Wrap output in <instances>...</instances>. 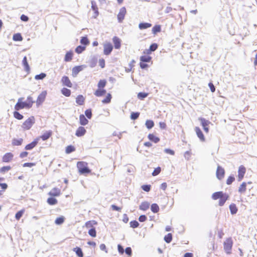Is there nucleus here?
I'll return each instance as SVG.
<instances>
[{
  "label": "nucleus",
  "instance_id": "obj_35",
  "mask_svg": "<svg viewBox=\"0 0 257 257\" xmlns=\"http://www.w3.org/2000/svg\"><path fill=\"white\" fill-rule=\"evenodd\" d=\"M84 101V97L81 95H78L76 98V102L79 105H82Z\"/></svg>",
  "mask_w": 257,
  "mask_h": 257
},
{
  "label": "nucleus",
  "instance_id": "obj_40",
  "mask_svg": "<svg viewBox=\"0 0 257 257\" xmlns=\"http://www.w3.org/2000/svg\"><path fill=\"white\" fill-rule=\"evenodd\" d=\"M61 92L64 95L66 96H69L71 94L70 90L66 88H63L61 90Z\"/></svg>",
  "mask_w": 257,
  "mask_h": 257
},
{
  "label": "nucleus",
  "instance_id": "obj_13",
  "mask_svg": "<svg viewBox=\"0 0 257 257\" xmlns=\"http://www.w3.org/2000/svg\"><path fill=\"white\" fill-rule=\"evenodd\" d=\"M61 82L63 85L66 86L68 87H71L72 86V84L67 76H63L62 78Z\"/></svg>",
  "mask_w": 257,
  "mask_h": 257
},
{
  "label": "nucleus",
  "instance_id": "obj_1",
  "mask_svg": "<svg viewBox=\"0 0 257 257\" xmlns=\"http://www.w3.org/2000/svg\"><path fill=\"white\" fill-rule=\"evenodd\" d=\"M23 98H20L18 99V101L15 106L16 110H19L24 108H30L34 102L31 96L28 97L27 100L25 101H23Z\"/></svg>",
  "mask_w": 257,
  "mask_h": 257
},
{
  "label": "nucleus",
  "instance_id": "obj_59",
  "mask_svg": "<svg viewBox=\"0 0 257 257\" xmlns=\"http://www.w3.org/2000/svg\"><path fill=\"white\" fill-rule=\"evenodd\" d=\"M125 252L126 254L129 256H131L132 254V250L130 247H127L125 249Z\"/></svg>",
  "mask_w": 257,
  "mask_h": 257
},
{
  "label": "nucleus",
  "instance_id": "obj_3",
  "mask_svg": "<svg viewBox=\"0 0 257 257\" xmlns=\"http://www.w3.org/2000/svg\"><path fill=\"white\" fill-rule=\"evenodd\" d=\"M233 241L231 238H227L224 242V249L227 254L231 253Z\"/></svg>",
  "mask_w": 257,
  "mask_h": 257
},
{
  "label": "nucleus",
  "instance_id": "obj_42",
  "mask_svg": "<svg viewBox=\"0 0 257 257\" xmlns=\"http://www.w3.org/2000/svg\"><path fill=\"white\" fill-rule=\"evenodd\" d=\"M146 127L148 128V129H151L152 128L154 125V123L153 122V120H147L146 121Z\"/></svg>",
  "mask_w": 257,
  "mask_h": 257
},
{
  "label": "nucleus",
  "instance_id": "obj_38",
  "mask_svg": "<svg viewBox=\"0 0 257 257\" xmlns=\"http://www.w3.org/2000/svg\"><path fill=\"white\" fill-rule=\"evenodd\" d=\"M152 58L151 56L144 55L140 57V60L143 62H149L151 61Z\"/></svg>",
  "mask_w": 257,
  "mask_h": 257
},
{
  "label": "nucleus",
  "instance_id": "obj_39",
  "mask_svg": "<svg viewBox=\"0 0 257 257\" xmlns=\"http://www.w3.org/2000/svg\"><path fill=\"white\" fill-rule=\"evenodd\" d=\"M13 39L15 41H21L23 40V38L21 34L17 33L13 35Z\"/></svg>",
  "mask_w": 257,
  "mask_h": 257
},
{
  "label": "nucleus",
  "instance_id": "obj_47",
  "mask_svg": "<svg viewBox=\"0 0 257 257\" xmlns=\"http://www.w3.org/2000/svg\"><path fill=\"white\" fill-rule=\"evenodd\" d=\"M46 76V74L44 73H41L40 74L36 75L35 79L36 80H42Z\"/></svg>",
  "mask_w": 257,
  "mask_h": 257
},
{
  "label": "nucleus",
  "instance_id": "obj_23",
  "mask_svg": "<svg viewBox=\"0 0 257 257\" xmlns=\"http://www.w3.org/2000/svg\"><path fill=\"white\" fill-rule=\"evenodd\" d=\"M224 194L222 191L215 192L212 195V198L214 200L220 199Z\"/></svg>",
  "mask_w": 257,
  "mask_h": 257
},
{
  "label": "nucleus",
  "instance_id": "obj_31",
  "mask_svg": "<svg viewBox=\"0 0 257 257\" xmlns=\"http://www.w3.org/2000/svg\"><path fill=\"white\" fill-rule=\"evenodd\" d=\"M229 209L231 214H235L237 211V208L235 204H231L229 205Z\"/></svg>",
  "mask_w": 257,
  "mask_h": 257
},
{
  "label": "nucleus",
  "instance_id": "obj_51",
  "mask_svg": "<svg viewBox=\"0 0 257 257\" xmlns=\"http://www.w3.org/2000/svg\"><path fill=\"white\" fill-rule=\"evenodd\" d=\"M80 43L82 45H87V44H89V41L87 37H82V38L80 40Z\"/></svg>",
  "mask_w": 257,
  "mask_h": 257
},
{
  "label": "nucleus",
  "instance_id": "obj_26",
  "mask_svg": "<svg viewBox=\"0 0 257 257\" xmlns=\"http://www.w3.org/2000/svg\"><path fill=\"white\" fill-rule=\"evenodd\" d=\"M73 250L75 252L78 256L83 257V253L81 248L76 247L74 248Z\"/></svg>",
  "mask_w": 257,
  "mask_h": 257
},
{
  "label": "nucleus",
  "instance_id": "obj_29",
  "mask_svg": "<svg viewBox=\"0 0 257 257\" xmlns=\"http://www.w3.org/2000/svg\"><path fill=\"white\" fill-rule=\"evenodd\" d=\"M96 224H97V222L95 220H91L87 221L85 223V227L87 228H92V227H93V225Z\"/></svg>",
  "mask_w": 257,
  "mask_h": 257
},
{
  "label": "nucleus",
  "instance_id": "obj_62",
  "mask_svg": "<svg viewBox=\"0 0 257 257\" xmlns=\"http://www.w3.org/2000/svg\"><path fill=\"white\" fill-rule=\"evenodd\" d=\"M117 249L119 253L120 254H123L124 252V249L123 247L120 244H118L117 245Z\"/></svg>",
  "mask_w": 257,
  "mask_h": 257
},
{
  "label": "nucleus",
  "instance_id": "obj_55",
  "mask_svg": "<svg viewBox=\"0 0 257 257\" xmlns=\"http://www.w3.org/2000/svg\"><path fill=\"white\" fill-rule=\"evenodd\" d=\"M235 180L233 176H230L226 180V184L227 185H230Z\"/></svg>",
  "mask_w": 257,
  "mask_h": 257
},
{
  "label": "nucleus",
  "instance_id": "obj_7",
  "mask_svg": "<svg viewBox=\"0 0 257 257\" xmlns=\"http://www.w3.org/2000/svg\"><path fill=\"white\" fill-rule=\"evenodd\" d=\"M246 172L245 168L241 165L239 166L238 170V181H240L243 178L244 175Z\"/></svg>",
  "mask_w": 257,
  "mask_h": 257
},
{
  "label": "nucleus",
  "instance_id": "obj_46",
  "mask_svg": "<svg viewBox=\"0 0 257 257\" xmlns=\"http://www.w3.org/2000/svg\"><path fill=\"white\" fill-rule=\"evenodd\" d=\"M74 151H75V148L71 145L67 146L66 148V153L67 154H70V153L74 152Z\"/></svg>",
  "mask_w": 257,
  "mask_h": 257
},
{
  "label": "nucleus",
  "instance_id": "obj_5",
  "mask_svg": "<svg viewBox=\"0 0 257 257\" xmlns=\"http://www.w3.org/2000/svg\"><path fill=\"white\" fill-rule=\"evenodd\" d=\"M126 13V9L125 7H122L120 10L117 15V18L118 22L121 23L124 18V16Z\"/></svg>",
  "mask_w": 257,
  "mask_h": 257
},
{
  "label": "nucleus",
  "instance_id": "obj_11",
  "mask_svg": "<svg viewBox=\"0 0 257 257\" xmlns=\"http://www.w3.org/2000/svg\"><path fill=\"white\" fill-rule=\"evenodd\" d=\"M224 170L221 167L218 166L216 170V177L219 180L222 179L224 176Z\"/></svg>",
  "mask_w": 257,
  "mask_h": 257
},
{
  "label": "nucleus",
  "instance_id": "obj_43",
  "mask_svg": "<svg viewBox=\"0 0 257 257\" xmlns=\"http://www.w3.org/2000/svg\"><path fill=\"white\" fill-rule=\"evenodd\" d=\"M89 235H90L92 237H95L96 235V232L95 230V228L94 227H92V228H90L88 232Z\"/></svg>",
  "mask_w": 257,
  "mask_h": 257
},
{
  "label": "nucleus",
  "instance_id": "obj_45",
  "mask_svg": "<svg viewBox=\"0 0 257 257\" xmlns=\"http://www.w3.org/2000/svg\"><path fill=\"white\" fill-rule=\"evenodd\" d=\"M106 82L105 80H100L98 83V87L99 88L103 89V88H104L106 85Z\"/></svg>",
  "mask_w": 257,
  "mask_h": 257
},
{
  "label": "nucleus",
  "instance_id": "obj_8",
  "mask_svg": "<svg viewBox=\"0 0 257 257\" xmlns=\"http://www.w3.org/2000/svg\"><path fill=\"white\" fill-rule=\"evenodd\" d=\"M85 68H86V66L85 65H80V66H75L72 69V75L74 76V77H75L77 76V75L82 70H83V69H84Z\"/></svg>",
  "mask_w": 257,
  "mask_h": 257
},
{
  "label": "nucleus",
  "instance_id": "obj_4",
  "mask_svg": "<svg viewBox=\"0 0 257 257\" xmlns=\"http://www.w3.org/2000/svg\"><path fill=\"white\" fill-rule=\"evenodd\" d=\"M35 122L34 116H31L27 119L23 124L22 127L26 130H29Z\"/></svg>",
  "mask_w": 257,
  "mask_h": 257
},
{
  "label": "nucleus",
  "instance_id": "obj_21",
  "mask_svg": "<svg viewBox=\"0 0 257 257\" xmlns=\"http://www.w3.org/2000/svg\"><path fill=\"white\" fill-rule=\"evenodd\" d=\"M38 144V141L37 140H34L32 143L28 144L25 147V149L26 150H31L33 149Z\"/></svg>",
  "mask_w": 257,
  "mask_h": 257
},
{
  "label": "nucleus",
  "instance_id": "obj_44",
  "mask_svg": "<svg viewBox=\"0 0 257 257\" xmlns=\"http://www.w3.org/2000/svg\"><path fill=\"white\" fill-rule=\"evenodd\" d=\"M172 239V235L171 233H168L164 237V240L167 243H170Z\"/></svg>",
  "mask_w": 257,
  "mask_h": 257
},
{
  "label": "nucleus",
  "instance_id": "obj_9",
  "mask_svg": "<svg viewBox=\"0 0 257 257\" xmlns=\"http://www.w3.org/2000/svg\"><path fill=\"white\" fill-rule=\"evenodd\" d=\"M47 95V92L46 91H42L38 96L36 103L37 105L41 104L45 99Z\"/></svg>",
  "mask_w": 257,
  "mask_h": 257
},
{
  "label": "nucleus",
  "instance_id": "obj_56",
  "mask_svg": "<svg viewBox=\"0 0 257 257\" xmlns=\"http://www.w3.org/2000/svg\"><path fill=\"white\" fill-rule=\"evenodd\" d=\"M148 95V94L145 92H139L138 94V97L139 99H143L146 97Z\"/></svg>",
  "mask_w": 257,
  "mask_h": 257
},
{
  "label": "nucleus",
  "instance_id": "obj_48",
  "mask_svg": "<svg viewBox=\"0 0 257 257\" xmlns=\"http://www.w3.org/2000/svg\"><path fill=\"white\" fill-rule=\"evenodd\" d=\"M85 49V46H79L75 49V52L78 54H80L82 53Z\"/></svg>",
  "mask_w": 257,
  "mask_h": 257
},
{
  "label": "nucleus",
  "instance_id": "obj_15",
  "mask_svg": "<svg viewBox=\"0 0 257 257\" xmlns=\"http://www.w3.org/2000/svg\"><path fill=\"white\" fill-rule=\"evenodd\" d=\"M91 9L94 11L93 17L94 18H96L98 15L99 13L96 3L94 1L91 2Z\"/></svg>",
  "mask_w": 257,
  "mask_h": 257
},
{
  "label": "nucleus",
  "instance_id": "obj_14",
  "mask_svg": "<svg viewBox=\"0 0 257 257\" xmlns=\"http://www.w3.org/2000/svg\"><path fill=\"white\" fill-rule=\"evenodd\" d=\"M86 130L83 126H79L76 131L75 135L80 137L84 136L86 133Z\"/></svg>",
  "mask_w": 257,
  "mask_h": 257
},
{
  "label": "nucleus",
  "instance_id": "obj_64",
  "mask_svg": "<svg viewBox=\"0 0 257 257\" xmlns=\"http://www.w3.org/2000/svg\"><path fill=\"white\" fill-rule=\"evenodd\" d=\"M140 113H131V118L132 119H136L139 116Z\"/></svg>",
  "mask_w": 257,
  "mask_h": 257
},
{
  "label": "nucleus",
  "instance_id": "obj_52",
  "mask_svg": "<svg viewBox=\"0 0 257 257\" xmlns=\"http://www.w3.org/2000/svg\"><path fill=\"white\" fill-rule=\"evenodd\" d=\"M158 48V45L156 43H154L153 44H152L150 47V49H148L147 50V51H152V52H153L154 51H155Z\"/></svg>",
  "mask_w": 257,
  "mask_h": 257
},
{
  "label": "nucleus",
  "instance_id": "obj_27",
  "mask_svg": "<svg viewBox=\"0 0 257 257\" xmlns=\"http://www.w3.org/2000/svg\"><path fill=\"white\" fill-rule=\"evenodd\" d=\"M246 183L245 182H243L239 187L238 192L241 194L244 193L246 191Z\"/></svg>",
  "mask_w": 257,
  "mask_h": 257
},
{
  "label": "nucleus",
  "instance_id": "obj_60",
  "mask_svg": "<svg viewBox=\"0 0 257 257\" xmlns=\"http://www.w3.org/2000/svg\"><path fill=\"white\" fill-rule=\"evenodd\" d=\"M164 152L167 154H169L171 155H174L175 154V152L173 150H172L170 149H165L164 150Z\"/></svg>",
  "mask_w": 257,
  "mask_h": 257
},
{
  "label": "nucleus",
  "instance_id": "obj_32",
  "mask_svg": "<svg viewBox=\"0 0 257 257\" xmlns=\"http://www.w3.org/2000/svg\"><path fill=\"white\" fill-rule=\"evenodd\" d=\"M51 135V131L46 132L45 133H44V134L41 137V138L43 141H46L50 138Z\"/></svg>",
  "mask_w": 257,
  "mask_h": 257
},
{
  "label": "nucleus",
  "instance_id": "obj_63",
  "mask_svg": "<svg viewBox=\"0 0 257 257\" xmlns=\"http://www.w3.org/2000/svg\"><path fill=\"white\" fill-rule=\"evenodd\" d=\"M10 169H11V167L10 166H5V167H2L1 169V171L2 172H5L6 171H8Z\"/></svg>",
  "mask_w": 257,
  "mask_h": 257
},
{
  "label": "nucleus",
  "instance_id": "obj_53",
  "mask_svg": "<svg viewBox=\"0 0 257 257\" xmlns=\"http://www.w3.org/2000/svg\"><path fill=\"white\" fill-rule=\"evenodd\" d=\"M152 31L154 34L159 32L161 31V27L159 25L154 26L152 29Z\"/></svg>",
  "mask_w": 257,
  "mask_h": 257
},
{
  "label": "nucleus",
  "instance_id": "obj_61",
  "mask_svg": "<svg viewBox=\"0 0 257 257\" xmlns=\"http://www.w3.org/2000/svg\"><path fill=\"white\" fill-rule=\"evenodd\" d=\"M147 220V217L145 215H141L139 218V220L140 222H144Z\"/></svg>",
  "mask_w": 257,
  "mask_h": 257
},
{
  "label": "nucleus",
  "instance_id": "obj_6",
  "mask_svg": "<svg viewBox=\"0 0 257 257\" xmlns=\"http://www.w3.org/2000/svg\"><path fill=\"white\" fill-rule=\"evenodd\" d=\"M199 120L200 121L204 131L207 133H208L209 128L208 127V125L210 123V122L203 118H199Z\"/></svg>",
  "mask_w": 257,
  "mask_h": 257
},
{
  "label": "nucleus",
  "instance_id": "obj_24",
  "mask_svg": "<svg viewBox=\"0 0 257 257\" xmlns=\"http://www.w3.org/2000/svg\"><path fill=\"white\" fill-rule=\"evenodd\" d=\"M23 65L25 68V70L29 72L30 71V67L29 65V64L27 62V58L26 56H25L23 58V61H22Z\"/></svg>",
  "mask_w": 257,
  "mask_h": 257
},
{
  "label": "nucleus",
  "instance_id": "obj_22",
  "mask_svg": "<svg viewBox=\"0 0 257 257\" xmlns=\"http://www.w3.org/2000/svg\"><path fill=\"white\" fill-rule=\"evenodd\" d=\"M113 42L115 49H119L120 47V40L117 37H114L113 38Z\"/></svg>",
  "mask_w": 257,
  "mask_h": 257
},
{
  "label": "nucleus",
  "instance_id": "obj_20",
  "mask_svg": "<svg viewBox=\"0 0 257 257\" xmlns=\"http://www.w3.org/2000/svg\"><path fill=\"white\" fill-rule=\"evenodd\" d=\"M13 157V155L12 153H7L4 156L3 161L4 162H9L12 160Z\"/></svg>",
  "mask_w": 257,
  "mask_h": 257
},
{
  "label": "nucleus",
  "instance_id": "obj_58",
  "mask_svg": "<svg viewBox=\"0 0 257 257\" xmlns=\"http://www.w3.org/2000/svg\"><path fill=\"white\" fill-rule=\"evenodd\" d=\"M142 188L144 191L149 192L151 189V186L150 185H144L142 186Z\"/></svg>",
  "mask_w": 257,
  "mask_h": 257
},
{
  "label": "nucleus",
  "instance_id": "obj_54",
  "mask_svg": "<svg viewBox=\"0 0 257 257\" xmlns=\"http://www.w3.org/2000/svg\"><path fill=\"white\" fill-rule=\"evenodd\" d=\"M24 213L23 210H20L17 212L16 214L15 217L17 220H19L20 218L22 216Z\"/></svg>",
  "mask_w": 257,
  "mask_h": 257
},
{
  "label": "nucleus",
  "instance_id": "obj_57",
  "mask_svg": "<svg viewBox=\"0 0 257 257\" xmlns=\"http://www.w3.org/2000/svg\"><path fill=\"white\" fill-rule=\"evenodd\" d=\"M160 172H161V168L159 167L156 168L154 170V171L152 173V175L153 176H157V175H158L160 173Z\"/></svg>",
  "mask_w": 257,
  "mask_h": 257
},
{
  "label": "nucleus",
  "instance_id": "obj_25",
  "mask_svg": "<svg viewBox=\"0 0 257 257\" xmlns=\"http://www.w3.org/2000/svg\"><path fill=\"white\" fill-rule=\"evenodd\" d=\"M106 93V90L104 89L98 88L97 90L94 92V94L96 96H101L104 95Z\"/></svg>",
  "mask_w": 257,
  "mask_h": 257
},
{
  "label": "nucleus",
  "instance_id": "obj_10",
  "mask_svg": "<svg viewBox=\"0 0 257 257\" xmlns=\"http://www.w3.org/2000/svg\"><path fill=\"white\" fill-rule=\"evenodd\" d=\"M104 54L106 55H109L112 50L113 47L111 43H108L104 44Z\"/></svg>",
  "mask_w": 257,
  "mask_h": 257
},
{
  "label": "nucleus",
  "instance_id": "obj_17",
  "mask_svg": "<svg viewBox=\"0 0 257 257\" xmlns=\"http://www.w3.org/2000/svg\"><path fill=\"white\" fill-rule=\"evenodd\" d=\"M228 197L229 196L227 194L224 193V195L219 199V205L220 206H223L226 201L228 199Z\"/></svg>",
  "mask_w": 257,
  "mask_h": 257
},
{
  "label": "nucleus",
  "instance_id": "obj_19",
  "mask_svg": "<svg viewBox=\"0 0 257 257\" xmlns=\"http://www.w3.org/2000/svg\"><path fill=\"white\" fill-rule=\"evenodd\" d=\"M80 123L82 125H85L88 123V120L83 114H81L79 116Z\"/></svg>",
  "mask_w": 257,
  "mask_h": 257
},
{
  "label": "nucleus",
  "instance_id": "obj_2",
  "mask_svg": "<svg viewBox=\"0 0 257 257\" xmlns=\"http://www.w3.org/2000/svg\"><path fill=\"white\" fill-rule=\"evenodd\" d=\"M77 167L81 174H88L90 172V169L87 167V164L85 162H78Z\"/></svg>",
  "mask_w": 257,
  "mask_h": 257
},
{
  "label": "nucleus",
  "instance_id": "obj_16",
  "mask_svg": "<svg viewBox=\"0 0 257 257\" xmlns=\"http://www.w3.org/2000/svg\"><path fill=\"white\" fill-rule=\"evenodd\" d=\"M195 130L196 133L198 137L199 138L200 141H205L204 136L202 131L200 129V128L198 127H196L195 128Z\"/></svg>",
  "mask_w": 257,
  "mask_h": 257
},
{
  "label": "nucleus",
  "instance_id": "obj_34",
  "mask_svg": "<svg viewBox=\"0 0 257 257\" xmlns=\"http://www.w3.org/2000/svg\"><path fill=\"white\" fill-rule=\"evenodd\" d=\"M47 203L51 205H54L57 203L58 201L54 197H50L47 199Z\"/></svg>",
  "mask_w": 257,
  "mask_h": 257
},
{
  "label": "nucleus",
  "instance_id": "obj_36",
  "mask_svg": "<svg viewBox=\"0 0 257 257\" xmlns=\"http://www.w3.org/2000/svg\"><path fill=\"white\" fill-rule=\"evenodd\" d=\"M151 210L153 213H157L159 210V207L156 203H153L151 206Z\"/></svg>",
  "mask_w": 257,
  "mask_h": 257
},
{
  "label": "nucleus",
  "instance_id": "obj_50",
  "mask_svg": "<svg viewBox=\"0 0 257 257\" xmlns=\"http://www.w3.org/2000/svg\"><path fill=\"white\" fill-rule=\"evenodd\" d=\"M130 226L131 227L135 228L139 226V223L136 220L132 221L130 222Z\"/></svg>",
  "mask_w": 257,
  "mask_h": 257
},
{
  "label": "nucleus",
  "instance_id": "obj_28",
  "mask_svg": "<svg viewBox=\"0 0 257 257\" xmlns=\"http://www.w3.org/2000/svg\"><path fill=\"white\" fill-rule=\"evenodd\" d=\"M151 26H152V25L148 23H142L139 24V28L141 30H143V29H146L149 28L151 27Z\"/></svg>",
  "mask_w": 257,
  "mask_h": 257
},
{
  "label": "nucleus",
  "instance_id": "obj_12",
  "mask_svg": "<svg viewBox=\"0 0 257 257\" xmlns=\"http://www.w3.org/2000/svg\"><path fill=\"white\" fill-rule=\"evenodd\" d=\"M61 190L57 187L53 188L49 193L48 195L51 196H59L60 195Z\"/></svg>",
  "mask_w": 257,
  "mask_h": 257
},
{
  "label": "nucleus",
  "instance_id": "obj_49",
  "mask_svg": "<svg viewBox=\"0 0 257 257\" xmlns=\"http://www.w3.org/2000/svg\"><path fill=\"white\" fill-rule=\"evenodd\" d=\"M111 98V94L108 93V94H107V95L106 96L105 98H104V99H103L102 100V102L103 103H108V102H109L110 101Z\"/></svg>",
  "mask_w": 257,
  "mask_h": 257
},
{
  "label": "nucleus",
  "instance_id": "obj_37",
  "mask_svg": "<svg viewBox=\"0 0 257 257\" xmlns=\"http://www.w3.org/2000/svg\"><path fill=\"white\" fill-rule=\"evenodd\" d=\"M65 218L64 216H61L56 219L55 223L57 225H61L64 222Z\"/></svg>",
  "mask_w": 257,
  "mask_h": 257
},
{
  "label": "nucleus",
  "instance_id": "obj_18",
  "mask_svg": "<svg viewBox=\"0 0 257 257\" xmlns=\"http://www.w3.org/2000/svg\"><path fill=\"white\" fill-rule=\"evenodd\" d=\"M150 207V203L147 201L143 202L140 205V209L146 211Z\"/></svg>",
  "mask_w": 257,
  "mask_h": 257
},
{
  "label": "nucleus",
  "instance_id": "obj_30",
  "mask_svg": "<svg viewBox=\"0 0 257 257\" xmlns=\"http://www.w3.org/2000/svg\"><path fill=\"white\" fill-rule=\"evenodd\" d=\"M148 138L150 141H153L155 143H158L160 141V139L153 134H149L148 135Z\"/></svg>",
  "mask_w": 257,
  "mask_h": 257
},
{
  "label": "nucleus",
  "instance_id": "obj_41",
  "mask_svg": "<svg viewBox=\"0 0 257 257\" xmlns=\"http://www.w3.org/2000/svg\"><path fill=\"white\" fill-rule=\"evenodd\" d=\"M73 53L71 52H67L65 56V61L66 62L70 61L72 60Z\"/></svg>",
  "mask_w": 257,
  "mask_h": 257
},
{
  "label": "nucleus",
  "instance_id": "obj_33",
  "mask_svg": "<svg viewBox=\"0 0 257 257\" xmlns=\"http://www.w3.org/2000/svg\"><path fill=\"white\" fill-rule=\"evenodd\" d=\"M23 140L22 139H14L12 140V145L13 146H20L23 143Z\"/></svg>",
  "mask_w": 257,
  "mask_h": 257
}]
</instances>
